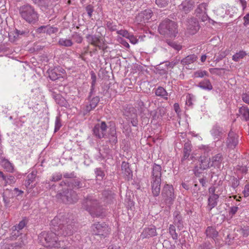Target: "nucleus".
I'll list each match as a JSON object with an SVG mask.
<instances>
[{"label": "nucleus", "mask_w": 249, "mask_h": 249, "mask_svg": "<svg viewBox=\"0 0 249 249\" xmlns=\"http://www.w3.org/2000/svg\"><path fill=\"white\" fill-rule=\"evenodd\" d=\"M239 112L243 116L245 120H249V109L247 107H243L239 109Z\"/></svg>", "instance_id": "nucleus-37"}, {"label": "nucleus", "mask_w": 249, "mask_h": 249, "mask_svg": "<svg viewBox=\"0 0 249 249\" xmlns=\"http://www.w3.org/2000/svg\"><path fill=\"white\" fill-rule=\"evenodd\" d=\"M193 6L194 4L192 1L185 0L178 5V9L181 12L187 13L193 9Z\"/></svg>", "instance_id": "nucleus-18"}, {"label": "nucleus", "mask_w": 249, "mask_h": 249, "mask_svg": "<svg viewBox=\"0 0 249 249\" xmlns=\"http://www.w3.org/2000/svg\"><path fill=\"white\" fill-rule=\"evenodd\" d=\"M99 102V98L98 96L92 98L89 97V101L84 108V113L89 112L91 110L94 108Z\"/></svg>", "instance_id": "nucleus-17"}, {"label": "nucleus", "mask_w": 249, "mask_h": 249, "mask_svg": "<svg viewBox=\"0 0 249 249\" xmlns=\"http://www.w3.org/2000/svg\"><path fill=\"white\" fill-rule=\"evenodd\" d=\"M247 55V53L243 51H240L233 55L232 59L235 62H238L242 59Z\"/></svg>", "instance_id": "nucleus-33"}, {"label": "nucleus", "mask_w": 249, "mask_h": 249, "mask_svg": "<svg viewBox=\"0 0 249 249\" xmlns=\"http://www.w3.org/2000/svg\"><path fill=\"white\" fill-rule=\"evenodd\" d=\"M93 234L105 236L108 232L107 226L105 222L95 223L92 227Z\"/></svg>", "instance_id": "nucleus-10"}, {"label": "nucleus", "mask_w": 249, "mask_h": 249, "mask_svg": "<svg viewBox=\"0 0 249 249\" xmlns=\"http://www.w3.org/2000/svg\"><path fill=\"white\" fill-rule=\"evenodd\" d=\"M86 38L88 42L93 46L98 48L100 50H104L106 49L105 44L101 39L100 37L96 35H88Z\"/></svg>", "instance_id": "nucleus-13"}, {"label": "nucleus", "mask_w": 249, "mask_h": 249, "mask_svg": "<svg viewBox=\"0 0 249 249\" xmlns=\"http://www.w3.org/2000/svg\"><path fill=\"white\" fill-rule=\"evenodd\" d=\"M169 0H156V4L160 7H165L169 2Z\"/></svg>", "instance_id": "nucleus-48"}, {"label": "nucleus", "mask_w": 249, "mask_h": 249, "mask_svg": "<svg viewBox=\"0 0 249 249\" xmlns=\"http://www.w3.org/2000/svg\"><path fill=\"white\" fill-rule=\"evenodd\" d=\"M205 234L207 237L211 238L214 240V239L218 236V232L214 227L209 226L205 230Z\"/></svg>", "instance_id": "nucleus-24"}, {"label": "nucleus", "mask_w": 249, "mask_h": 249, "mask_svg": "<svg viewBox=\"0 0 249 249\" xmlns=\"http://www.w3.org/2000/svg\"><path fill=\"white\" fill-rule=\"evenodd\" d=\"M212 246L209 242H205L201 245L198 249H211Z\"/></svg>", "instance_id": "nucleus-51"}, {"label": "nucleus", "mask_w": 249, "mask_h": 249, "mask_svg": "<svg viewBox=\"0 0 249 249\" xmlns=\"http://www.w3.org/2000/svg\"><path fill=\"white\" fill-rule=\"evenodd\" d=\"M157 232L156 228L154 226H151L150 227L145 228L143 229L142 232L141 234L140 237L142 239L145 238H150L157 236Z\"/></svg>", "instance_id": "nucleus-14"}, {"label": "nucleus", "mask_w": 249, "mask_h": 249, "mask_svg": "<svg viewBox=\"0 0 249 249\" xmlns=\"http://www.w3.org/2000/svg\"><path fill=\"white\" fill-rule=\"evenodd\" d=\"M103 199L106 204H111L114 199V194L111 191L107 190L103 192Z\"/></svg>", "instance_id": "nucleus-22"}, {"label": "nucleus", "mask_w": 249, "mask_h": 249, "mask_svg": "<svg viewBox=\"0 0 249 249\" xmlns=\"http://www.w3.org/2000/svg\"><path fill=\"white\" fill-rule=\"evenodd\" d=\"M198 86L204 90H211L213 89V86L208 79H204L200 82Z\"/></svg>", "instance_id": "nucleus-29"}, {"label": "nucleus", "mask_w": 249, "mask_h": 249, "mask_svg": "<svg viewBox=\"0 0 249 249\" xmlns=\"http://www.w3.org/2000/svg\"><path fill=\"white\" fill-rule=\"evenodd\" d=\"M184 156H190L194 154L192 152V145L190 142H187L184 144L183 148Z\"/></svg>", "instance_id": "nucleus-34"}, {"label": "nucleus", "mask_w": 249, "mask_h": 249, "mask_svg": "<svg viewBox=\"0 0 249 249\" xmlns=\"http://www.w3.org/2000/svg\"><path fill=\"white\" fill-rule=\"evenodd\" d=\"M5 196L10 199L13 198L14 197L13 190L6 189L2 194V196Z\"/></svg>", "instance_id": "nucleus-45"}, {"label": "nucleus", "mask_w": 249, "mask_h": 249, "mask_svg": "<svg viewBox=\"0 0 249 249\" xmlns=\"http://www.w3.org/2000/svg\"><path fill=\"white\" fill-rule=\"evenodd\" d=\"M208 75V72L206 71H198L194 72V75L195 77H203L204 76Z\"/></svg>", "instance_id": "nucleus-44"}, {"label": "nucleus", "mask_w": 249, "mask_h": 249, "mask_svg": "<svg viewBox=\"0 0 249 249\" xmlns=\"http://www.w3.org/2000/svg\"><path fill=\"white\" fill-rule=\"evenodd\" d=\"M56 197L62 201L68 204L76 202L78 200V196L76 192L72 189H65L56 195Z\"/></svg>", "instance_id": "nucleus-7"}, {"label": "nucleus", "mask_w": 249, "mask_h": 249, "mask_svg": "<svg viewBox=\"0 0 249 249\" xmlns=\"http://www.w3.org/2000/svg\"><path fill=\"white\" fill-rule=\"evenodd\" d=\"M61 126V121L58 117H56L55 121V129L54 131L56 132L58 131Z\"/></svg>", "instance_id": "nucleus-56"}, {"label": "nucleus", "mask_w": 249, "mask_h": 249, "mask_svg": "<svg viewBox=\"0 0 249 249\" xmlns=\"http://www.w3.org/2000/svg\"><path fill=\"white\" fill-rule=\"evenodd\" d=\"M122 174L127 180L132 178V172L129 168V164L127 162L123 161L122 163Z\"/></svg>", "instance_id": "nucleus-20"}, {"label": "nucleus", "mask_w": 249, "mask_h": 249, "mask_svg": "<svg viewBox=\"0 0 249 249\" xmlns=\"http://www.w3.org/2000/svg\"><path fill=\"white\" fill-rule=\"evenodd\" d=\"M86 9L89 17H91L92 12L93 11V7L91 5L89 4L86 7Z\"/></svg>", "instance_id": "nucleus-61"}, {"label": "nucleus", "mask_w": 249, "mask_h": 249, "mask_svg": "<svg viewBox=\"0 0 249 249\" xmlns=\"http://www.w3.org/2000/svg\"><path fill=\"white\" fill-rule=\"evenodd\" d=\"M50 231H42L38 236V242L42 245L54 249L62 246L63 242L59 240L57 232L53 231L52 229V226Z\"/></svg>", "instance_id": "nucleus-2"}, {"label": "nucleus", "mask_w": 249, "mask_h": 249, "mask_svg": "<svg viewBox=\"0 0 249 249\" xmlns=\"http://www.w3.org/2000/svg\"><path fill=\"white\" fill-rule=\"evenodd\" d=\"M200 149L202 153L204 155L212 154V148L208 145H201L200 147Z\"/></svg>", "instance_id": "nucleus-38"}, {"label": "nucleus", "mask_w": 249, "mask_h": 249, "mask_svg": "<svg viewBox=\"0 0 249 249\" xmlns=\"http://www.w3.org/2000/svg\"><path fill=\"white\" fill-rule=\"evenodd\" d=\"M187 30L190 34H195L199 30L197 20L196 18H191L187 21Z\"/></svg>", "instance_id": "nucleus-15"}, {"label": "nucleus", "mask_w": 249, "mask_h": 249, "mask_svg": "<svg viewBox=\"0 0 249 249\" xmlns=\"http://www.w3.org/2000/svg\"><path fill=\"white\" fill-rule=\"evenodd\" d=\"M27 223L25 220L23 219L21 220L18 224L12 227V229H18V231L21 230L26 226Z\"/></svg>", "instance_id": "nucleus-42"}, {"label": "nucleus", "mask_w": 249, "mask_h": 249, "mask_svg": "<svg viewBox=\"0 0 249 249\" xmlns=\"http://www.w3.org/2000/svg\"><path fill=\"white\" fill-rule=\"evenodd\" d=\"M161 196L166 204L170 205L175 198L174 191L172 185L166 184L161 191Z\"/></svg>", "instance_id": "nucleus-8"}, {"label": "nucleus", "mask_w": 249, "mask_h": 249, "mask_svg": "<svg viewBox=\"0 0 249 249\" xmlns=\"http://www.w3.org/2000/svg\"><path fill=\"white\" fill-rule=\"evenodd\" d=\"M124 115L126 119L131 121L133 126H137L138 124L137 116L134 108H130L129 111H125Z\"/></svg>", "instance_id": "nucleus-16"}, {"label": "nucleus", "mask_w": 249, "mask_h": 249, "mask_svg": "<svg viewBox=\"0 0 249 249\" xmlns=\"http://www.w3.org/2000/svg\"><path fill=\"white\" fill-rule=\"evenodd\" d=\"M239 185V180L236 178L233 177L231 179V187L236 188Z\"/></svg>", "instance_id": "nucleus-58"}, {"label": "nucleus", "mask_w": 249, "mask_h": 249, "mask_svg": "<svg viewBox=\"0 0 249 249\" xmlns=\"http://www.w3.org/2000/svg\"><path fill=\"white\" fill-rule=\"evenodd\" d=\"M57 28L51 26H42L37 29V32L38 33H45L51 35L56 33L58 31Z\"/></svg>", "instance_id": "nucleus-21"}, {"label": "nucleus", "mask_w": 249, "mask_h": 249, "mask_svg": "<svg viewBox=\"0 0 249 249\" xmlns=\"http://www.w3.org/2000/svg\"><path fill=\"white\" fill-rule=\"evenodd\" d=\"M64 183L66 185L67 184H68V186L72 187L74 188H75L79 189V188H81L84 187V186L83 185V183L78 179H73L72 181V182H71L70 184L68 182H64Z\"/></svg>", "instance_id": "nucleus-30"}, {"label": "nucleus", "mask_w": 249, "mask_h": 249, "mask_svg": "<svg viewBox=\"0 0 249 249\" xmlns=\"http://www.w3.org/2000/svg\"><path fill=\"white\" fill-rule=\"evenodd\" d=\"M49 76L52 80H55L59 78L58 75L56 73L55 69L52 70L48 71Z\"/></svg>", "instance_id": "nucleus-41"}, {"label": "nucleus", "mask_w": 249, "mask_h": 249, "mask_svg": "<svg viewBox=\"0 0 249 249\" xmlns=\"http://www.w3.org/2000/svg\"><path fill=\"white\" fill-rule=\"evenodd\" d=\"M193 96L189 94L186 96V104L188 106H191L193 104Z\"/></svg>", "instance_id": "nucleus-59"}, {"label": "nucleus", "mask_w": 249, "mask_h": 249, "mask_svg": "<svg viewBox=\"0 0 249 249\" xmlns=\"http://www.w3.org/2000/svg\"><path fill=\"white\" fill-rule=\"evenodd\" d=\"M161 167L160 164L154 163L151 176V189L154 197H157L160 195L161 182Z\"/></svg>", "instance_id": "nucleus-3"}, {"label": "nucleus", "mask_w": 249, "mask_h": 249, "mask_svg": "<svg viewBox=\"0 0 249 249\" xmlns=\"http://www.w3.org/2000/svg\"><path fill=\"white\" fill-rule=\"evenodd\" d=\"M63 177L66 178H76V176L75 175V173L74 172H72L71 173H66L64 174Z\"/></svg>", "instance_id": "nucleus-63"}, {"label": "nucleus", "mask_w": 249, "mask_h": 249, "mask_svg": "<svg viewBox=\"0 0 249 249\" xmlns=\"http://www.w3.org/2000/svg\"><path fill=\"white\" fill-rule=\"evenodd\" d=\"M58 44L62 46L71 47L73 43L71 39L62 38L59 39Z\"/></svg>", "instance_id": "nucleus-36"}, {"label": "nucleus", "mask_w": 249, "mask_h": 249, "mask_svg": "<svg viewBox=\"0 0 249 249\" xmlns=\"http://www.w3.org/2000/svg\"><path fill=\"white\" fill-rule=\"evenodd\" d=\"M221 157H213L212 159L210 157H200V162L199 168L202 170H205L210 167L213 166L214 161L220 160Z\"/></svg>", "instance_id": "nucleus-11"}, {"label": "nucleus", "mask_w": 249, "mask_h": 249, "mask_svg": "<svg viewBox=\"0 0 249 249\" xmlns=\"http://www.w3.org/2000/svg\"><path fill=\"white\" fill-rule=\"evenodd\" d=\"M19 13L22 19L29 23H35L38 20V15L34 8L29 4L20 7Z\"/></svg>", "instance_id": "nucleus-6"}, {"label": "nucleus", "mask_w": 249, "mask_h": 249, "mask_svg": "<svg viewBox=\"0 0 249 249\" xmlns=\"http://www.w3.org/2000/svg\"><path fill=\"white\" fill-rule=\"evenodd\" d=\"M223 70V69L211 68L209 69V71L211 73L213 74L220 75V71Z\"/></svg>", "instance_id": "nucleus-57"}, {"label": "nucleus", "mask_w": 249, "mask_h": 249, "mask_svg": "<svg viewBox=\"0 0 249 249\" xmlns=\"http://www.w3.org/2000/svg\"><path fill=\"white\" fill-rule=\"evenodd\" d=\"M107 125L105 122L96 124L93 129L94 135L99 139L105 138L106 136Z\"/></svg>", "instance_id": "nucleus-12"}, {"label": "nucleus", "mask_w": 249, "mask_h": 249, "mask_svg": "<svg viewBox=\"0 0 249 249\" xmlns=\"http://www.w3.org/2000/svg\"><path fill=\"white\" fill-rule=\"evenodd\" d=\"M238 210V207L236 206H233L230 208V209L229 211V213L230 215H231L232 217L234 214L236 213L237 211Z\"/></svg>", "instance_id": "nucleus-60"}, {"label": "nucleus", "mask_w": 249, "mask_h": 249, "mask_svg": "<svg viewBox=\"0 0 249 249\" xmlns=\"http://www.w3.org/2000/svg\"><path fill=\"white\" fill-rule=\"evenodd\" d=\"M158 30L161 35L170 38L175 37L178 34L177 24L168 19L163 20L160 24Z\"/></svg>", "instance_id": "nucleus-4"}, {"label": "nucleus", "mask_w": 249, "mask_h": 249, "mask_svg": "<svg viewBox=\"0 0 249 249\" xmlns=\"http://www.w3.org/2000/svg\"><path fill=\"white\" fill-rule=\"evenodd\" d=\"M168 43L170 46L177 51H179L181 49V46L175 42L169 41Z\"/></svg>", "instance_id": "nucleus-53"}, {"label": "nucleus", "mask_w": 249, "mask_h": 249, "mask_svg": "<svg viewBox=\"0 0 249 249\" xmlns=\"http://www.w3.org/2000/svg\"><path fill=\"white\" fill-rule=\"evenodd\" d=\"M174 224L178 227L180 230L183 227V222L182 220V216L180 213L178 211L175 212L174 213Z\"/></svg>", "instance_id": "nucleus-25"}, {"label": "nucleus", "mask_w": 249, "mask_h": 249, "mask_svg": "<svg viewBox=\"0 0 249 249\" xmlns=\"http://www.w3.org/2000/svg\"><path fill=\"white\" fill-rule=\"evenodd\" d=\"M230 51L229 50H221L218 53V55L217 58L215 59L216 62H218L225 57H226L229 53Z\"/></svg>", "instance_id": "nucleus-40"}, {"label": "nucleus", "mask_w": 249, "mask_h": 249, "mask_svg": "<svg viewBox=\"0 0 249 249\" xmlns=\"http://www.w3.org/2000/svg\"><path fill=\"white\" fill-rule=\"evenodd\" d=\"M196 16L201 19L202 21H205L207 19L208 17L206 14V4L201 3L199 4L196 10Z\"/></svg>", "instance_id": "nucleus-19"}, {"label": "nucleus", "mask_w": 249, "mask_h": 249, "mask_svg": "<svg viewBox=\"0 0 249 249\" xmlns=\"http://www.w3.org/2000/svg\"><path fill=\"white\" fill-rule=\"evenodd\" d=\"M36 175L34 173H32L31 174L28 175V180H26L25 184L27 185H29L31 182L33 181V179L35 178Z\"/></svg>", "instance_id": "nucleus-54"}, {"label": "nucleus", "mask_w": 249, "mask_h": 249, "mask_svg": "<svg viewBox=\"0 0 249 249\" xmlns=\"http://www.w3.org/2000/svg\"><path fill=\"white\" fill-rule=\"evenodd\" d=\"M240 233L244 237H247L249 235V227H244L240 230Z\"/></svg>", "instance_id": "nucleus-49"}, {"label": "nucleus", "mask_w": 249, "mask_h": 249, "mask_svg": "<svg viewBox=\"0 0 249 249\" xmlns=\"http://www.w3.org/2000/svg\"><path fill=\"white\" fill-rule=\"evenodd\" d=\"M10 236V239L12 240H16L18 237L22 234L20 231L18 229H12Z\"/></svg>", "instance_id": "nucleus-39"}, {"label": "nucleus", "mask_w": 249, "mask_h": 249, "mask_svg": "<svg viewBox=\"0 0 249 249\" xmlns=\"http://www.w3.org/2000/svg\"><path fill=\"white\" fill-rule=\"evenodd\" d=\"M13 244L15 246L14 249H19L24 245V243L21 238H20L18 242L13 243Z\"/></svg>", "instance_id": "nucleus-50"}, {"label": "nucleus", "mask_w": 249, "mask_h": 249, "mask_svg": "<svg viewBox=\"0 0 249 249\" xmlns=\"http://www.w3.org/2000/svg\"><path fill=\"white\" fill-rule=\"evenodd\" d=\"M218 198L219 196L218 195H210L208 200V208L209 211L217 205Z\"/></svg>", "instance_id": "nucleus-23"}, {"label": "nucleus", "mask_w": 249, "mask_h": 249, "mask_svg": "<svg viewBox=\"0 0 249 249\" xmlns=\"http://www.w3.org/2000/svg\"><path fill=\"white\" fill-rule=\"evenodd\" d=\"M221 132L220 128L218 127H214L211 131L212 135L215 138L219 136Z\"/></svg>", "instance_id": "nucleus-46"}, {"label": "nucleus", "mask_w": 249, "mask_h": 249, "mask_svg": "<svg viewBox=\"0 0 249 249\" xmlns=\"http://www.w3.org/2000/svg\"><path fill=\"white\" fill-rule=\"evenodd\" d=\"M95 173L96 177L99 180H102L105 176L104 172L100 168H96L95 171Z\"/></svg>", "instance_id": "nucleus-47"}, {"label": "nucleus", "mask_w": 249, "mask_h": 249, "mask_svg": "<svg viewBox=\"0 0 249 249\" xmlns=\"http://www.w3.org/2000/svg\"><path fill=\"white\" fill-rule=\"evenodd\" d=\"M117 33L122 36L123 37H124L126 38L128 37L129 35H130V33L128 32L127 31L125 30H120L117 31Z\"/></svg>", "instance_id": "nucleus-55"}, {"label": "nucleus", "mask_w": 249, "mask_h": 249, "mask_svg": "<svg viewBox=\"0 0 249 249\" xmlns=\"http://www.w3.org/2000/svg\"><path fill=\"white\" fill-rule=\"evenodd\" d=\"M16 181L15 178L12 175H7L5 182L7 184L14 183Z\"/></svg>", "instance_id": "nucleus-52"}, {"label": "nucleus", "mask_w": 249, "mask_h": 249, "mask_svg": "<svg viewBox=\"0 0 249 249\" xmlns=\"http://www.w3.org/2000/svg\"><path fill=\"white\" fill-rule=\"evenodd\" d=\"M152 12L150 9H146L144 10L142 13H141L139 17L143 18V21H147L152 17Z\"/></svg>", "instance_id": "nucleus-31"}, {"label": "nucleus", "mask_w": 249, "mask_h": 249, "mask_svg": "<svg viewBox=\"0 0 249 249\" xmlns=\"http://www.w3.org/2000/svg\"><path fill=\"white\" fill-rule=\"evenodd\" d=\"M197 59V56L195 54L188 55L181 61V64L184 65H188L195 62Z\"/></svg>", "instance_id": "nucleus-26"}, {"label": "nucleus", "mask_w": 249, "mask_h": 249, "mask_svg": "<svg viewBox=\"0 0 249 249\" xmlns=\"http://www.w3.org/2000/svg\"><path fill=\"white\" fill-rule=\"evenodd\" d=\"M237 9L235 7L229 6L226 11V14L230 17L233 16V14L236 13Z\"/></svg>", "instance_id": "nucleus-43"}, {"label": "nucleus", "mask_w": 249, "mask_h": 249, "mask_svg": "<svg viewBox=\"0 0 249 249\" xmlns=\"http://www.w3.org/2000/svg\"><path fill=\"white\" fill-rule=\"evenodd\" d=\"M0 162L1 165L7 171L9 172H13L14 170L13 166L8 160L5 158L1 159Z\"/></svg>", "instance_id": "nucleus-27"}, {"label": "nucleus", "mask_w": 249, "mask_h": 249, "mask_svg": "<svg viewBox=\"0 0 249 249\" xmlns=\"http://www.w3.org/2000/svg\"><path fill=\"white\" fill-rule=\"evenodd\" d=\"M242 98L243 101L244 102L249 104V93H245L243 94Z\"/></svg>", "instance_id": "nucleus-64"}, {"label": "nucleus", "mask_w": 249, "mask_h": 249, "mask_svg": "<svg viewBox=\"0 0 249 249\" xmlns=\"http://www.w3.org/2000/svg\"><path fill=\"white\" fill-rule=\"evenodd\" d=\"M226 151L230 154L232 153L231 151L233 150L238 143V136L236 133L231 130L228 134L226 140Z\"/></svg>", "instance_id": "nucleus-9"}, {"label": "nucleus", "mask_w": 249, "mask_h": 249, "mask_svg": "<svg viewBox=\"0 0 249 249\" xmlns=\"http://www.w3.org/2000/svg\"><path fill=\"white\" fill-rule=\"evenodd\" d=\"M108 137L109 139V141L112 144H116L117 142L116 131V128L114 127H112L109 129Z\"/></svg>", "instance_id": "nucleus-28"}, {"label": "nucleus", "mask_w": 249, "mask_h": 249, "mask_svg": "<svg viewBox=\"0 0 249 249\" xmlns=\"http://www.w3.org/2000/svg\"><path fill=\"white\" fill-rule=\"evenodd\" d=\"M83 205L86 210L89 211L93 217H102L104 215L103 209L101 208L97 200L92 196H88Z\"/></svg>", "instance_id": "nucleus-5"}, {"label": "nucleus", "mask_w": 249, "mask_h": 249, "mask_svg": "<svg viewBox=\"0 0 249 249\" xmlns=\"http://www.w3.org/2000/svg\"><path fill=\"white\" fill-rule=\"evenodd\" d=\"M75 224L76 222L70 213L59 214L51 221L53 230L56 231L60 236L72 235L76 230Z\"/></svg>", "instance_id": "nucleus-1"}, {"label": "nucleus", "mask_w": 249, "mask_h": 249, "mask_svg": "<svg viewBox=\"0 0 249 249\" xmlns=\"http://www.w3.org/2000/svg\"><path fill=\"white\" fill-rule=\"evenodd\" d=\"M127 38L129 40L130 42L133 44H135L138 43V40L137 39V38L134 36L133 35H131L130 34Z\"/></svg>", "instance_id": "nucleus-62"}, {"label": "nucleus", "mask_w": 249, "mask_h": 249, "mask_svg": "<svg viewBox=\"0 0 249 249\" xmlns=\"http://www.w3.org/2000/svg\"><path fill=\"white\" fill-rule=\"evenodd\" d=\"M155 94L157 96H160L165 100L168 99V93L162 87H158L155 91Z\"/></svg>", "instance_id": "nucleus-32"}, {"label": "nucleus", "mask_w": 249, "mask_h": 249, "mask_svg": "<svg viewBox=\"0 0 249 249\" xmlns=\"http://www.w3.org/2000/svg\"><path fill=\"white\" fill-rule=\"evenodd\" d=\"M169 232L173 240H178V234L176 232V228L174 225H170L169 227Z\"/></svg>", "instance_id": "nucleus-35"}]
</instances>
